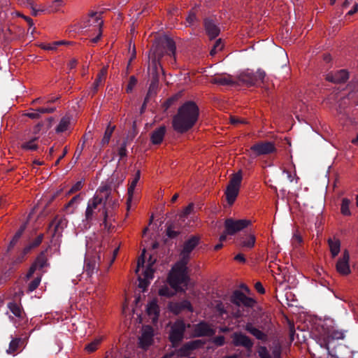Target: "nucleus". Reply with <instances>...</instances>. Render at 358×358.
<instances>
[{"label": "nucleus", "instance_id": "f257e3e1", "mask_svg": "<svg viewBox=\"0 0 358 358\" xmlns=\"http://www.w3.org/2000/svg\"><path fill=\"white\" fill-rule=\"evenodd\" d=\"M199 241L198 237L192 236L184 243L180 252V260L175 264L169 275V282L173 287L177 288L180 285H186L188 280L186 265L191 252L199 244Z\"/></svg>", "mask_w": 358, "mask_h": 358}, {"label": "nucleus", "instance_id": "f03ea898", "mask_svg": "<svg viewBox=\"0 0 358 358\" xmlns=\"http://www.w3.org/2000/svg\"><path fill=\"white\" fill-rule=\"evenodd\" d=\"M199 108L191 101L183 104L173 119V127L179 132L184 133L191 129L198 120Z\"/></svg>", "mask_w": 358, "mask_h": 358}, {"label": "nucleus", "instance_id": "7ed1b4c3", "mask_svg": "<svg viewBox=\"0 0 358 358\" xmlns=\"http://www.w3.org/2000/svg\"><path fill=\"white\" fill-rule=\"evenodd\" d=\"M110 196V190L107 187L99 188L93 198L89 200L85 210V219L87 221L92 220L97 212H101L103 217L105 227H107L108 212L106 205Z\"/></svg>", "mask_w": 358, "mask_h": 358}, {"label": "nucleus", "instance_id": "20e7f679", "mask_svg": "<svg viewBox=\"0 0 358 358\" xmlns=\"http://www.w3.org/2000/svg\"><path fill=\"white\" fill-rule=\"evenodd\" d=\"M345 338V331L332 327L327 329H324L316 337L317 343L322 347L325 348L328 352L333 355H336V348L341 343Z\"/></svg>", "mask_w": 358, "mask_h": 358}, {"label": "nucleus", "instance_id": "39448f33", "mask_svg": "<svg viewBox=\"0 0 358 358\" xmlns=\"http://www.w3.org/2000/svg\"><path fill=\"white\" fill-rule=\"evenodd\" d=\"M150 53L154 57L155 61H159L162 57L167 55L170 57H172L173 62H175V42L167 36H161L156 39L154 44L152 45Z\"/></svg>", "mask_w": 358, "mask_h": 358}, {"label": "nucleus", "instance_id": "423d86ee", "mask_svg": "<svg viewBox=\"0 0 358 358\" xmlns=\"http://www.w3.org/2000/svg\"><path fill=\"white\" fill-rule=\"evenodd\" d=\"M145 250H143L142 255L138 257L137 261V267L136 273L138 275L139 287L143 290L148 287L150 280L152 279L154 270L152 266L155 263V259L150 257L146 266H145Z\"/></svg>", "mask_w": 358, "mask_h": 358}, {"label": "nucleus", "instance_id": "0eeeda50", "mask_svg": "<svg viewBox=\"0 0 358 358\" xmlns=\"http://www.w3.org/2000/svg\"><path fill=\"white\" fill-rule=\"evenodd\" d=\"M266 73L262 70H257L256 72L249 70L241 72L236 78V84L245 85L246 86L259 85L264 82Z\"/></svg>", "mask_w": 358, "mask_h": 358}, {"label": "nucleus", "instance_id": "6e6552de", "mask_svg": "<svg viewBox=\"0 0 358 358\" xmlns=\"http://www.w3.org/2000/svg\"><path fill=\"white\" fill-rule=\"evenodd\" d=\"M84 27L88 28V31L96 34V36L92 38V42L96 43L102 34V26L103 21L101 19V14L99 13H92L89 15L87 19L84 22Z\"/></svg>", "mask_w": 358, "mask_h": 358}, {"label": "nucleus", "instance_id": "1a4fd4ad", "mask_svg": "<svg viewBox=\"0 0 358 358\" xmlns=\"http://www.w3.org/2000/svg\"><path fill=\"white\" fill-rule=\"evenodd\" d=\"M243 179L241 171L231 176L229 183L226 189V199L229 205H232L238 194L241 183Z\"/></svg>", "mask_w": 358, "mask_h": 358}, {"label": "nucleus", "instance_id": "9d476101", "mask_svg": "<svg viewBox=\"0 0 358 358\" xmlns=\"http://www.w3.org/2000/svg\"><path fill=\"white\" fill-rule=\"evenodd\" d=\"M7 307L9 311L6 314L16 326H21L27 322L25 313L20 303L10 302L8 303Z\"/></svg>", "mask_w": 358, "mask_h": 358}, {"label": "nucleus", "instance_id": "9b49d317", "mask_svg": "<svg viewBox=\"0 0 358 358\" xmlns=\"http://www.w3.org/2000/svg\"><path fill=\"white\" fill-rule=\"evenodd\" d=\"M101 259L100 251L87 252L84 269L88 276L92 275L98 271Z\"/></svg>", "mask_w": 358, "mask_h": 358}, {"label": "nucleus", "instance_id": "f8f14e48", "mask_svg": "<svg viewBox=\"0 0 358 358\" xmlns=\"http://www.w3.org/2000/svg\"><path fill=\"white\" fill-rule=\"evenodd\" d=\"M252 224V222L248 219L235 220L228 218L224 221L226 233L233 236Z\"/></svg>", "mask_w": 358, "mask_h": 358}, {"label": "nucleus", "instance_id": "ddd939ff", "mask_svg": "<svg viewBox=\"0 0 358 358\" xmlns=\"http://www.w3.org/2000/svg\"><path fill=\"white\" fill-rule=\"evenodd\" d=\"M275 145L271 142H259L247 150L248 155L254 158L259 155H268L275 152Z\"/></svg>", "mask_w": 358, "mask_h": 358}, {"label": "nucleus", "instance_id": "4468645a", "mask_svg": "<svg viewBox=\"0 0 358 358\" xmlns=\"http://www.w3.org/2000/svg\"><path fill=\"white\" fill-rule=\"evenodd\" d=\"M67 226V220L63 217H56L49 224L48 232L52 237H60Z\"/></svg>", "mask_w": 358, "mask_h": 358}, {"label": "nucleus", "instance_id": "2eb2a0df", "mask_svg": "<svg viewBox=\"0 0 358 358\" xmlns=\"http://www.w3.org/2000/svg\"><path fill=\"white\" fill-rule=\"evenodd\" d=\"M185 329V323L182 320L176 321L172 326L169 339L173 346H176L182 339Z\"/></svg>", "mask_w": 358, "mask_h": 358}, {"label": "nucleus", "instance_id": "dca6fc26", "mask_svg": "<svg viewBox=\"0 0 358 358\" xmlns=\"http://www.w3.org/2000/svg\"><path fill=\"white\" fill-rule=\"evenodd\" d=\"M336 271L342 275H348L351 273L350 267V254L347 250H343L341 256L336 264Z\"/></svg>", "mask_w": 358, "mask_h": 358}, {"label": "nucleus", "instance_id": "f3484780", "mask_svg": "<svg viewBox=\"0 0 358 358\" xmlns=\"http://www.w3.org/2000/svg\"><path fill=\"white\" fill-rule=\"evenodd\" d=\"M201 345L199 340L194 341L185 344L177 352L165 355L163 358H177L188 356L191 354L192 350L199 348Z\"/></svg>", "mask_w": 358, "mask_h": 358}, {"label": "nucleus", "instance_id": "a211bd4d", "mask_svg": "<svg viewBox=\"0 0 358 358\" xmlns=\"http://www.w3.org/2000/svg\"><path fill=\"white\" fill-rule=\"evenodd\" d=\"M153 336V329L151 327H143L142 328L141 334L138 338L139 347L143 349H147L152 343Z\"/></svg>", "mask_w": 358, "mask_h": 358}, {"label": "nucleus", "instance_id": "6ab92c4d", "mask_svg": "<svg viewBox=\"0 0 358 358\" xmlns=\"http://www.w3.org/2000/svg\"><path fill=\"white\" fill-rule=\"evenodd\" d=\"M282 348L279 343H276L272 348L271 355L266 346L261 345L257 348L259 358H281Z\"/></svg>", "mask_w": 358, "mask_h": 358}, {"label": "nucleus", "instance_id": "aec40b11", "mask_svg": "<svg viewBox=\"0 0 358 358\" xmlns=\"http://www.w3.org/2000/svg\"><path fill=\"white\" fill-rule=\"evenodd\" d=\"M232 343L235 346H242L245 349L250 350L253 347V342L246 335L241 332H236L232 334Z\"/></svg>", "mask_w": 358, "mask_h": 358}, {"label": "nucleus", "instance_id": "412c9836", "mask_svg": "<svg viewBox=\"0 0 358 358\" xmlns=\"http://www.w3.org/2000/svg\"><path fill=\"white\" fill-rule=\"evenodd\" d=\"M233 301L238 306L243 305L250 308L253 307L256 303L252 298L247 296L240 291L234 293Z\"/></svg>", "mask_w": 358, "mask_h": 358}, {"label": "nucleus", "instance_id": "4be33fe9", "mask_svg": "<svg viewBox=\"0 0 358 358\" xmlns=\"http://www.w3.org/2000/svg\"><path fill=\"white\" fill-rule=\"evenodd\" d=\"M215 333V330L205 322H201L194 326V334L196 336H212Z\"/></svg>", "mask_w": 358, "mask_h": 358}, {"label": "nucleus", "instance_id": "5701e85b", "mask_svg": "<svg viewBox=\"0 0 358 358\" xmlns=\"http://www.w3.org/2000/svg\"><path fill=\"white\" fill-rule=\"evenodd\" d=\"M169 309L173 313L177 315L182 310L187 309L190 312H193V308L189 301H183L182 302H171L169 304Z\"/></svg>", "mask_w": 358, "mask_h": 358}, {"label": "nucleus", "instance_id": "b1692460", "mask_svg": "<svg viewBox=\"0 0 358 358\" xmlns=\"http://www.w3.org/2000/svg\"><path fill=\"white\" fill-rule=\"evenodd\" d=\"M211 82L220 85H234L237 83L236 79L227 73L215 76Z\"/></svg>", "mask_w": 358, "mask_h": 358}, {"label": "nucleus", "instance_id": "393cba45", "mask_svg": "<svg viewBox=\"0 0 358 358\" xmlns=\"http://www.w3.org/2000/svg\"><path fill=\"white\" fill-rule=\"evenodd\" d=\"M204 25L206 34L210 39L215 38L219 35L220 29L213 20L206 19Z\"/></svg>", "mask_w": 358, "mask_h": 358}, {"label": "nucleus", "instance_id": "a878e982", "mask_svg": "<svg viewBox=\"0 0 358 358\" xmlns=\"http://www.w3.org/2000/svg\"><path fill=\"white\" fill-rule=\"evenodd\" d=\"M245 329L257 340L264 342H266L268 341V335L260 329L255 327L251 323H247L245 326Z\"/></svg>", "mask_w": 358, "mask_h": 358}, {"label": "nucleus", "instance_id": "bb28decb", "mask_svg": "<svg viewBox=\"0 0 358 358\" xmlns=\"http://www.w3.org/2000/svg\"><path fill=\"white\" fill-rule=\"evenodd\" d=\"M188 280H189V279L187 280V283L185 285H180V287H178L177 288L173 287L171 284H169V285L171 286L172 289H170L167 285H164L159 289L158 293L160 296L171 297V296H173L176 292L184 290V288L187 287V286ZM168 282H169V280H168ZM169 283H170V282H169Z\"/></svg>", "mask_w": 358, "mask_h": 358}, {"label": "nucleus", "instance_id": "cd10ccee", "mask_svg": "<svg viewBox=\"0 0 358 358\" xmlns=\"http://www.w3.org/2000/svg\"><path fill=\"white\" fill-rule=\"evenodd\" d=\"M146 311L147 314L153 322L157 321L159 313V308L156 299H153L150 303H148Z\"/></svg>", "mask_w": 358, "mask_h": 358}, {"label": "nucleus", "instance_id": "c85d7f7f", "mask_svg": "<svg viewBox=\"0 0 358 358\" xmlns=\"http://www.w3.org/2000/svg\"><path fill=\"white\" fill-rule=\"evenodd\" d=\"M139 180H140V171H138L136 173L134 178L132 179V181L129 184V186L128 188V192H127L128 199L127 201V210H129L131 208L134 189H135L137 183L138 182Z\"/></svg>", "mask_w": 358, "mask_h": 358}, {"label": "nucleus", "instance_id": "c756f323", "mask_svg": "<svg viewBox=\"0 0 358 358\" xmlns=\"http://www.w3.org/2000/svg\"><path fill=\"white\" fill-rule=\"evenodd\" d=\"M166 131V129L164 126H161L155 129L150 136L152 143L155 145L160 144L164 138Z\"/></svg>", "mask_w": 358, "mask_h": 358}, {"label": "nucleus", "instance_id": "7c9ffc66", "mask_svg": "<svg viewBox=\"0 0 358 358\" xmlns=\"http://www.w3.org/2000/svg\"><path fill=\"white\" fill-rule=\"evenodd\" d=\"M108 72V68L106 66L103 67L99 73H98L96 78L94 81V83L92 85V91L93 93H96L99 87V86L102 85L106 78Z\"/></svg>", "mask_w": 358, "mask_h": 358}, {"label": "nucleus", "instance_id": "2f4dec72", "mask_svg": "<svg viewBox=\"0 0 358 358\" xmlns=\"http://www.w3.org/2000/svg\"><path fill=\"white\" fill-rule=\"evenodd\" d=\"M348 78V72L344 69L340 70L334 74L327 76V79L334 83H343L345 82Z\"/></svg>", "mask_w": 358, "mask_h": 358}, {"label": "nucleus", "instance_id": "473e14b6", "mask_svg": "<svg viewBox=\"0 0 358 358\" xmlns=\"http://www.w3.org/2000/svg\"><path fill=\"white\" fill-rule=\"evenodd\" d=\"M329 250L333 258L336 257L341 251V241L337 238H329L327 241Z\"/></svg>", "mask_w": 358, "mask_h": 358}, {"label": "nucleus", "instance_id": "72a5a7b5", "mask_svg": "<svg viewBox=\"0 0 358 358\" xmlns=\"http://www.w3.org/2000/svg\"><path fill=\"white\" fill-rule=\"evenodd\" d=\"M255 243V236L253 234H247L241 237L240 245L243 248L251 249Z\"/></svg>", "mask_w": 358, "mask_h": 358}, {"label": "nucleus", "instance_id": "f704fd0d", "mask_svg": "<svg viewBox=\"0 0 358 358\" xmlns=\"http://www.w3.org/2000/svg\"><path fill=\"white\" fill-rule=\"evenodd\" d=\"M38 136H34L21 144V148L24 150H36L38 148L37 140Z\"/></svg>", "mask_w": 358, "mask_h": 358}, {"label": "nucleus", "instance_id": "c9c22d12", "mask_svg": "<svg viewBox=\"0 0 358 358\" xmlns=\"http://www.w3.org/2000/svg\"><path fill=\"white\" fill-rule=\"evenodd\" d=\"M71 124V119L69 117L65 116L62 117L56 127V131L57 133H61L66 131L69 129Z\"/></svg>", "mask_w": 358, "mask_h": 358}, {"label": "nucleus", "instance_id": "e433bc0d", "mask_svg": "<svg viewBox=\"0 0 358 358\" xmlns=\"http://www.w3.org/2000/svg\"><path fill=\"white\" fill-rule=\"evenodd\" d=\"M115 126H111L109 124L107 128L106 129V131L104 132L103 136L101 139V144L102 147H104L107 145L110 140V138L112 136V134L114 131Z\"/></svg>", "mask_w": 358, "mask_h": 358}, {"label": "nucleus", "instance_id": "4c0bfd02", "mask_svg": "<svg viewBox=\"0 0 358 358\" xmlns=\"http://www.w3.org/2000/svg\"><path fill=\"white\" fill-rule=\"evenodd\" d=\"M350 201L348 199H347V198L343 199L341 207V212L343 215L349 216L351 215V213L350 210Z\"/></svg>", "mask_w": 358, "mask_h": 358}, {"label": "nucleus", "instance_id": "58836bf2", "mask_svg": "<svg viewBox=\"0 0 358 358\" xmlns=\"http://www.w3.org/2000/svg\"><path fill=\"white\" fill-rule=\"evenodd\" d=\"M64 41H55L52 43H41L39 46L41 48L45 50H55L57 48V46L62 44H64Z\"/></svg>", "mask_w": 358, "mask_h": 358}, {"label": "nucleus", "instance_id": "ea45409f", "mask_svg": "<svg viewBox=\"0 0 358 358\" xmlns=\"http://www.w3.org/2000/svg\"><path fill=\"white\" fill-rule=\"evenodd\" d=\"M20 342H21L20 338L13 339L9 344V347H8V349L7 350V352L8 354L15 353L17 351V350L18 349Z\"/></svg>", "mask_w": 358, "mask_h": 358}, {"label": "nucleus", "instance_id": "a19ab883", "mask_svg": "<svg viewBox=\"0 0 358 358\" xmlns=\"http://www.w3.org/2000/svg\"><path fill=\"white\" fill-rule=\"evenodd\" d=\"M100 343L101 339H95L94 341H92V343H89L85 346V350L88 352H93L98 348V346L99 345Z\"/></svg>", "mask_w": 358, "mask_h": 358}, {"label": "nucleus", "instance_id": "79ce46f5", "mask_svg": "<svg viewBox=\"0 0 358 358\" xmlns=\"http://www.w3.org/2000/svg\"><path fill=\"white\" fill-rule=\"evenodd\" d=\"M41 280V278L38 276L35 278L33 280H31L28 285V291L31 292L34 291L40 285Z\"/></svg>", "mask_w": 358, "mask_h": 358}, {"label": "nucleus", "instance_id": "37998d69", "mask_svg": "<svg viewBox=\"0 0 358 358\" xmlns=\"http://www.w3.org/2000/svg\"><path fill=\"white\" fill-rule=\"evenodd\" d=\"M223 48V44L220 39H218L216 41L213 48L210 52V55L213 56L215 55L218 51L222 50Z\"/></svg>", "mask_w": 358, "mask_h": 358}, {"label": "nucleus", "instance_id": "c03bdc74", "mask_svg": "<svg viewBox=\"0 0 358 358\" xmlns=\"http://www.w3.org/2000/svg\"><path fill=\"white\" fill-rule=\"evenodd\" d=\"M23 115L27 116L33 120L40 118L39 113L36 111V109H29L27 113H24Z\"/></svg>", "mask_w": 358, "mask_h": 358}, {"label": "nucleus", "instance_id": "a18cd8bd", "mask_svg": "<svg viewBox=\"0 0 358 358\" xmlns=\"http://www.w3.org/2000/svg\"><path fill=\"white\" fill-rule=\"evenodd\" d=\"M136 83H137L136 78L134 76H131L129 78V83H128L127 89H126L127 92V93L131 92L133 90L134 87L136 86Z\"/></svg>", "mask_w": 358, "mask_h": 358}, {"label": "nucleus", "instance_id": "49530a36", "mask_svg": "<svg viewBox=\"0 0 358 358\" xmlns=\"http://www.w3.org/2000/svg\"><path fill=\"white\" fill-rule=\"evenodd\" d=\"M229 121L231 124L235 126L246 123V121L244 119L236 116H231L229 118Z\"/></svg>", "mask_w": 358, "mask_h": 358}, {"label": "nucleus", "instance_id": "de8ad7c7", "mask_svg": "<svg viewBox=\"0 0 358 358\" xmlns=\"http://www.w3.org/2000/svg\"><path fill=\"white\" fill-rule=\"evenodd\" d=\"M45 257L43 255H41L36 259L34 264H35L38 268H42L45 266Z\"/></svg>", "mask_w": 358, "mask_h": 358}, {"label": "nucleus", "instance_id": "09e8293b", "mask_svg": "<svg viewBox=\"0 0 358 358\" xmlns=\"http://www.w3.org/2000/svg\"><path fill=\"white\" fill-rule=\"evenodd\" d=\"M179 234V231H176L173 227L170 226L166 229V235L171 238H176Z\"/></svg>", "mask_w": 358, "mask_h": 358}, {"label": "nucleus", "instance_id": "8fccbe9b", "mask_svg": "<svg viewBox=\"0 0 358 358\" xmlns=\"http://www.w3.org/2000/svg\"><path fill=\"white\" fill-rule=\"evenodd\" d=\"M225 338L223 336H219L213 338V343L217 346H222L224 344Z\"/></svg>", "mask_w": 358, "mask_h": 358}, {"label": "nucleus", "instance_id": "3c124183", "mask_svg": "<svg viewBox=\"0 0 358 358\" xmlns=\"http://www.w3.org/2000/svg\"><path fill=\"white\" fill-rule=\"evenodd\" d=\"M55 109L52 108H39L36 109V111L39 113V115L41 116L43 113H51L54 112Z\"/></svg>", "mask_w": 358, "mask_h": 358}, {"label": "nucleus", "instance_id": "603ef678", "mask_svg": "<svg viewBox=\"0 0 358 358\" xmlns=\"http://www.w3.org/2000/svg\"><path fill=\"white\" fill-rule=\"evenodd\" d=\"M302 241L301 237L299 234H294L292 238V243L294 245L296 246L299 245Z\"/></svg>", "mask_w": 358, "mask_h": 358}, {"label": "nucleus", "instance_id": "864d4df0", "mask_svg": "<svg viewBox=\"0 0 358 358\" xmlns=\"http://www.w3.org/2000/svg\"><path fill=\"white\" fill-rule=\"evenodd\" d=\"M195 20H196L195 13H192V12L189 13V14L188 15V16L186 18V21L188 23V24L189 25L193 24V23L194 22Z\"/></svg>", "mask_w": 358, "mask_h": 358}, {"label": "nucleus", "instance_id": "5fc2aeb1", "mask_svg": "<svg viewBox=\"0 0 358 358\" xmlns=\"http://www.w3.org/2000/svg\"><path fill=\"white\" fill-rule=\"evenodd\" d=\"M81 187H82V182H78L71 188V189L69 191V194L76 192L80 190L81 189Z\"/></svg>", "mask_w": 358, "mask_h": 358}, {"label": "nucleus", "instance_id": "6e6d98bb", "mask_svg": "<svg viewBox=\"0 0 358 358\" xmlns=\"http://www.w3.org/2000/svg\"><path fill=\"white\" fill-rule=\"evenodd\" d=\"M256 290L260 294H264L265 289L260 282H257L255 285Z\"/></svg>", "mask_w": 358, "mask_h": 358}, {"label": "nucleus", "instance_id": "4d7b16f0", "mask_svg": "<svg viewBox=\"0 0 358 358\" xmlns=\"http://www.w3.org/2000/svg\"><path fill=\"white\" fill-rule=\"evenodd\" d=\"M118 155H120V158H122L127 155V149L125 144L122 145L119 148Z\"/></svg>", "mask_w": 358, "mask_h": 358}, {"label": "nucleus", "instance_id": "13d9d810", "mask_svg": "<svg viewBox=\"0 0 358 358\" xmlns=\"http://www.w3.org/2000/svg\"><path fill=\"white\" fill-rule=\"evenodd\" d=\"M43 127L42 123H38L33 127L32 132L36 136L39 134Z\"/></svg>", "mask_w": 358, "mask_h": 358}, {"label": "nucleus", "instance_id": "bf43d9fd", "mask_svg": "<svg viewBox=\"0 0 358 358\" xmlns=\"http://www.w3.org/2000/svg\"><path fill=\"white\" fill-rule=\"evenodd\" d=\"M38 268V267L33 264V265L30 267L27 274V278H30L33 273L35 272V271Z\"/></svg>", "mask_w": 358, "mask_h": 358}, {"label": "nucleus", "instance_id": "052dcab7", "mask_svg": "<svg viewBox=\"0 0 358 358\" xmlns=\"http://www.w3.org/2000/svg\"><path fill=\"white\" fill-rule=\"evenodd\" d=\"M22 233V231H17L15 235L14 236L13 240L10 242V244L14 245L17 241V240L20 238Z\"/></svg>", "mask_w": 358, "mask_h": 358}, {"label": "nucleus", "instance_id": "680f3d73", "mask_svg": "<svg viewBox=\"0 0 358 358\" xmlns=\"http://www.w3.org/2000/svg\"><path fill=\"white\" fill-rule=\"evenodd\" d=\"M77 60L75 59H72L71 60L69 61V64H68V66L70 69H74L76 65H77Z\"/></svg>", "mask_w": 358, "mask_h": 358}, {"label": "nucleus", "instance_id": "e2e57ef3", "mask_svg": "<svg viewBox=\"0 0 358 358\" xmlns=\"http://www.w3.org/2000/svg\"><path fill=\"white\" fill-rule=\"evenodd\" d=\"M193 208H194V206L192 203H190L189 204L186 208L184 210V214L185 215H188L189 214L192 210H193Z\"/></svg>", "mask_w": 358, "mask_h": 358}, {"label": "nucleus", "instance_id": "0e129e2a", "mask_svg": "<svg viewBox=\"0 0 358 358\" xmlns=\"http://www.w3.org/2000/svg\"><path fill=\"white\" fill-rule=\"evenodd\" d=\"M235 260L244 263L245 262V259L244 257V255L242 254H238L235 257Z\"/></svg>", "mask_w": 358, "mask_h": 358}, {"label": "nucleus", "instance_id": "69168bd1", "mask_svg": "<svg viewBox=\"0 0 358 358\" xmlns=\"http://www.w3.org/2000/svg\"><path fill=\"white\" fill-rule=\"evenodd\" d=\"M21 16L25 20V21L28 23L30 27L34 26L33 20L31 17L24 15Z\"/></svg>", "mask_w": 358, "mask_h": 358}, {"label": "nucleus", "instance_id": "338daca9", "mask_svg": "<svg viewBox=\"0 0 358 358\" xmlns=\"http://www.w3.org/2000/svg\"><path fill=\"white\" fill-rule=\"evenodd\" d=\"M68 152V149H67V147H65L64 148V150H63V153L62 155H60V157H59V159L56 161L55 162V165H57L59 163V161L66 155Z\"/></svg>", "mask_w": 358, "mask_h": 358}, {"label": "nucleus", "instance_id": "774afa93", "mask_svg": "<svg viewBox=\"0 0 358 358\" xmlns=\"http://www.w3.org/2000/svg\"><path fill=\"white\" fill-rule=\"evenodd\" d=\"M357 10H358V4H355V5L353 6V8H352V10H350L348 13V15H353L354 13H355Z\"/></svg>", "mask_w": 358, "mask_h": 358}]
</instances>
